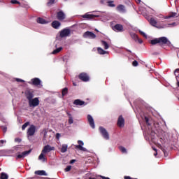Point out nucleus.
<instances>
[{"label":"nucleus","mask_w":179,"mask_h":179,"mask_svg":"<svg viewBox=\"0 0 179 179\" xmlns=\"http://www.w3.org/2000/svg\"><path fill=\"white\" fill-rule=\"evenodd\" d=\"M28 101L29 107H37V106L40 104V101L38 100V98H32L29 99Z\"/></svg>","instance_id":"f257e3e1"},{"label":"nucleus","mask_w":179,"mask_h":179,"mask_svg":"<svg viewBox=\"0 0 179 179\" xmlns=\"http://www.w3.org/2000/svg\"><path fill=\"white\" fill-rule=\"evenodd\" d=\"M30 153H31V150H29L28 151H24L22 153L18 152L16 155V159L17 160V159H24V157H26V156H29Z\"/></svg>","instance_id":"f03ea898"},{"label":"nucleus","mask_w":179,"mask_h":179,"mask_svg":"<svg viewBox=\"0 0 179 179\" xmlns=\"http://www.w3.org/2000/svg\"><path fill=\"white\" fill-rule=\"evenodd\" d=\"M29 85H33V86H41V80L40 78H32L30 81L28 82Z\"/></svg>","instance_id":"7ed1b4c3"},{"label":"nucleus","mask_w":179,"mask_h":179,"mask_svg":"<svg viewBox=\"0 0 179 179\" xmlns=\"http://www.w3.org/2000/svg\"><path fill=\"white\" fill-rule=\"evenodd\" d=\"M24 96L28 101L31 100V99H33V97H34V94L33 93V90H25Z\"/></svg>","instance_id":"20e7f679"},{"label":"nucleus","mask_w":179,"mask_h":179,"mask_svg":"<svg viewBox=\"0 0 179 179\" xmlns=\"http://www.w3.org/2000/svg\"><path fill=\"white\" fill-rule=\"evenodd\" d=\"M36 134V126L31 125L30 127L27 130V136L29 138L30 136H33Z\"/></svg>","instance_id":"39448f33"},{"label":"nucleus","mask_w":179,"mask_h":179,"mask_svg":"<svg viewBox=\"0 0 179 179\" xmlns=\"http://www.w3.org/2000/svg\"><path fill=\"white\" fill-rule=\"evenodd\" d=\"M78 145H76V149H79V150H82L83 152H86V150H87L85 148L83 147V145H85L83 141H78Z\"/></svg>","instance_id":"423d86ee"},{"label":"nucleus","mask_w":179,"mask_h":179,"mask_svg":"<svg viewBox=\"0 0 179 179\" xmlns=\"http://www.w3.org/2000/svg\"><path fill=\"white\" fill-rule=\"evenodd\" d=\"M38 160L45 162V146L43 147L41 154L38 157Z\"/></svg>","instance_id":"0eeeda50"},{"label":"nucleus","mask_w":179,"mask_h":179,"mask_svg":"<svg viewBox=\"0 0 179 179\" xmlns=\"http://www.w3.org/2000/svg\"><path fill=\"white\" fill-rule=\"evenodd\" d=\"M99 131L101 134L103 135V138H105V139H108V133L107 132V130H106V129L103 127H99Z\"/></svg>","instance_id":"6e6552de"},{"label":"nucleus","mask_w":179,"mask_h":179,"mask_svg":"<svg viewBox=\"0 0 179 179\" xmlns=\"http://www.w3.org/2000/svg\"><path fill=\"white\" fill-rule=\"evenodd\" d=\"M71 34L69 29H64L60 32V37H68Z\"/></svg>","instance_id":"1a4fd4ad"},{"label":"nucleus","mask_w":179,"mask_h":179,"mask_svg":"<svg viewBox=\"0 0 179 179\" xmlns=\"http://www.w3.org/2000/svg\"><path fill=\"white\" fill-rule=\"evenodd\" d=\"M87 120H88V122L90 125V127H92L93 129H94L95 125H94V120L93 119V117H92V115H88Z\"/></svg>","instance_id":"9d476101"},{"label":"nucleus","mask_w":179,"mask_h":179,"mask_svg":"<svg viewBox=\"0 0 179 179\" xmlns=\"http://www.w3.org/2000/svg\"><path fill=\"white\" fill-rule=\"evenodd\" d=\"M79 78L83 82H87V80H89V76L85 73H80L79 75Z\"/></svg>","instance_id":"9b49d317"},{"label":"nucleus","mask_w":179,"mask_h":179,"mask_svg":"<svg viewBox=\"0 0 179 179\" xmlns=\"http://www.w3.org/2000/svg\"><path fill=\"white\" fill-rule=\"evenodd\" d=\"M82 17H83V19H94V17H99V15L86 13L85 15H83Z\"/></svg>","instance_id":"f8f14e48"},{"label":"nucleus","mask_w":179,"mask_h":179,"mask_svg":"<svg viewBox=\"0 0 179 179\" xmlns=\"http://www.w3.org/2000/svg\"><path fill=\"white\" fill-rule=\"evenodd\" d=\"M83 37H90V38H96V34L93 32L87 31L83 34Z\"/></svg>","instance_id":"ddd939ff"},{"label":"nucleus","mask_w":179,"mask_h":179,"mask_svg":"<svg viewBox=\"0 0 179 179\" xmlns=\"http://www.w3.org/2000/svg\"><path fill=\"white\" fill-rule=\"evenodd\" d=\"M124 118L122 117V116H120L117 120V125L118 127H120V128H122V127H124Z\"/></svg>","instance_id":"4468645a"},{"label":"nucleus","mask_w":179,"mask_h":179,"mask_svg":"<svg viewBox=\"0 0 179 179\" xmlns=\"http://www.w3.org/2000/svg\"><path fill=\"white\" fill-rule=\"evenodd\" d=\"M66 17L65 13L62 11H59L57 13V19L59 20H64Z\"/></svg>","instance_id":"2eb2a0df"},{"label":"nucleus","mask_w":179,"mask_h":179,"mask_svg":"<svg viewBox=\"0 0 179 179\" xmlns=\"http://www.w3.org/2000/svg\"><path fill=\"white\" fill-rule=\"evenodd\" d=\"M116 9H117V10H118V12L124 13V12H125V6H124V5H119L116 8Z\"/></svg>","instance_id":"dca6fc26"},{"label":"nucleus","mask_w":179,"mask_h":179,"mask_svg":"<svg viewBox=\"0 0 179 179\" xmlns=\"http://www.w3.org/2000/svg\"><path fill=\"white\" fill-rule=\"evenodd\" d=\"M52 26L54 29H58V27H59V26H61V22H58V21H54L52 23Z\"/></svg>","instance_id":"f3484780"},{"label":"nucleus","mask_w":179,"mask_h":179,"mask_svg":"<svg viewBox=\"0 0 179 179\" xmlns=\"http://www.w3.org/2000/svg\"><path fill=\"white\" fill-rule=\"evenodd\" d=\"M114 29L117 31H122V30H124V27L120 24L115 25Z\"/></svg>","instance_id":"a211bd4d"},{"label":"nucleus","mask_w":179,"mask_h":179,"mask_svg":"<svg viewBox=\"0 0 179 179\" xmlns=\"http://www.w3.org/2000/svg\"><path fill=\"white\" fill-rule=\"evenodd\" d=\"M159 41L162 44H166V43H168L169 40L166 37H161V38H159Z\"/></svg>","instance_id":"6ab92c4d"},{"label":"nucleus","mask_w":179,"mask_h":179,"mask_svg":"<svg viewBox=\"0 0 179 179\" xmlns=\"http://www.w3.org/2000/svg\"><path fill=\"white\" fill-rule=\"evenodd\" d=\"M73 104H76V106H83V104H85V101L76 99L74 101Z\"/></svg>","instance_id":"aec40b11"},{"label":"nucleus","mask_w":179,"mask_h":179,"mask_svg":"<svg viewBox=\"0 0 179 179\" xmlns=\"http://www.w3.org/2000/svg\"><path fill=\"white\" fill-rule=\"evenodd\" d=\"M34 174H36V176H45V171H36Z\"/></svg>","instance_id":"412c9836"},{"label":"nucleus","mask_w":179,"mask_h":179,"mask_svg":"<svg viewBox=\"0 0 179 179\" xmlns=\"http://www.w3.org/2000/svg\"><path fill=\"white\" fill-rule=\"evenodd\" d=\"M68 150V145L66 144H63L61 148V152L62 153H65Z\"/></svg>","instance_id":"4be33fe9"},{"label":"nucleus","mask_w":179,"mask_h":179,"mask_svg":"<svg viewBox=\"0 0 179 179\" xmlns=\"http://www.w3.org/2000/svg\"><path fill=\"white\" fill-rule=\"evenodd\" d=\"M37 23H39L40 24H45V20L43 19L41 17H38L36 20Z\"/></svg>","instance_id":"5701e85b"},{"label":"nucleus","mask_w":179,"mask_h":179,"mask_svg":"<svg viewBox=\"0 0 179 179\" xmlns=\"http://www.w3.org/2000/svg\"><path fill=\"white\" fill-rule=\"evenodd\" d=\"M67 115H69V124H73V118L72 117V115L69 112H66Z\"/></svg>","instance_id":"b1692460"},{"label":"nucleus","mask_w":179,"mask_h":179,"mask_svg":"<svg viewBox=\"0 0 179 179\" xmlns=\"http://www.w3.org/2000/svg\"><path fill=\"white\" fill-rule=\"evenodd\" d=\"M101 43H102V45H103L105 50H108L110 46L108 45V43H107V42L104 41H101Z\"/></svg>","instance_id":"393cba45"},{"label":"nucleus","mask_w":179,"mask_h":179,"mask_svg":"<svg viewBox=\"0 0 179 179\" xmlns=\"http://www.w3.org/2000/svg\"><path fill=\"white\" fill-rule=\"evenodd\" d=\"M98 52L99 54H101L102 55H104V54H107V52H106L104 50L101 49V48H98Z\"/></svg>","instance_id":"a878e982"},{"label":"nucleus","mask_w":179,"mask_h":179,"mask_svg":"<svg viewBox=\"0 0 179 179\" xmlns=\"http://www.w3.org/2000/svg\"><path fill=\"white\" fill-rule=\"evenodd\" d=\"M54 147H51L50 145H46L45 146V152H51V150H54Z\"/></svg>","instance_id":"bb28decb"},{"label":"nucleus","mask_w":179,"mask_h":179,"mask_svg":"<svg viewBox=\"0 0 179 179\" xmlns=\"http://www.w3.org/2000/svg\"><path fill=\"white\" fill-rule=\"evenodd\" d=\"M119 149L122 152V153H128V151L127 150V148H125V147L120 146L119 147Z\"/></svg>","instance_id":"cd10ccee"},{"label":"nucleus","mask_w":179,"mask_h":179,"mask_svg":"<svg viewBox=\"0 0 179 179\" xmlns=\"http://www.w3.org/2000/svg\"><path fill=\"white\" fill-rule=\"evenodd\" d=\"M8 176L6 173H1V179H8Z\"/></svg>","instance_id":"c85d7f7f"},{"label":"nucleus","mask_w":179,"mask_h":179,"mask_svg":"<svg viewBox=\"0 0 179 179\" xmlns=\"http://www.w3.org/2000/svg\"><path fill=\"white\" fill-rule=\"evenodd\" d=\"M29 125H30V122H27L25 124H24L22 127V131H24V129H26V128H27V127H29Z\"/></svg>","instance_id":"c756f323"},{"label":"nucleus","mask_w":179,"mask_h":179,"mask_svg":"<svg viewBox=\"0 0 179 179\" xmlns=\"http://www.w3.org/2000/svg\"><path fill=\"white\" fill-rule=\"evenodd\" d=\"M62 50V48H58L57 49L52 51V54H58V52H61Z\"/></svg>","instance_id":"7c9ffc66"},{"label":"nucleus","mask_w":179,"mask_h":179,"mask_svg":"<svg viewBox=\"0 0 179 179\" xmlns=\"http://www.w3.org/2000/svg\"><path fill=\"white\" fill-rule=\"evenodd\" d=\"M150 23L152 25V26H156V20H155V18H151L150 20Z\"/></svg>","instance_id":"2f4dec72"},{"label":"nucleus","mask_w":179,"mask_h":179,"mask_svg":"<svg viewBox=\"0 0 179 179\" xmlns=\"http://www.w3.org/2000/svg\"><path fill=\"white\" fill-rule=\"evenodd\" d=\"M159 43V38H155V39L151 41V44H152V45L157 44Z\"/></svg>","instance_id":"473e14b6"},{"label":"nucleus","mask_w":179,"mask_h":179,"mask_svg":"<svg viewBox=\"0 0 179 179\" xmlns=\"http://www.w3.org/2000/svg\"><path fill=\"white\" fill-rule=\"evenodd\" d=\"M67 94H68V88L63 89V90L62 92V96H65Z\"/></svg>","instance_id":"72a5a7b5"},{"label":"nucleus","mask_w":179,"mask_h":179,"mask_svg":"<svg viewBox=\"0 0 179 179\" xmlns=\"http://www.w3.org/2000/svg\"><path fill=\"white\" fill-rule=\"evenodd\" d=\"M6 143V140H0V148H2L3 145Z\"/></svg>","instance_id":"f704fd0d"},{"label":"nucleus","mask_w":179,"mask_h":179,"mask_svg":"<svg viewBox=\"0 0 179 179\" xmlns=\"http://www.w3.org/2000/svg\"><path fill=\"white\" fill-rule=\"evenodd\" d=\"M55 2V0H49L48 2V6H51V5H53V3Z\"/></svg>","instance_id":"c9c22d12"},{"label":"nucleus","mask_w":179,"mask_h":179,"mask_svg":"<svg viewBox=\"0 0 179 179\" xmlns=\"http://www.w3.org/2000/svg\"><path fill=\"white\" fill-rule=\"evenodd\" d=\"M140 34H141V36H143L145 38H148V36H146V34H145V32L140 31Z\"/></svg>","instance_id":"e433bc0d"},{"label":"nucleus","mask_w":179,"mask_h":179,"mask_svg":"<svg viewBox=\"0 0 179 179\" xmlns=\"http://www.w3.org/2000/svg\"><path fill=\"white\" fill-rule=\"evenodd\" d=\"M0 121H2L3 122H6V119H5V117L1 116V113H0Z\"/></svg>","instance_id":"4c0bfd02"},{"label":"nucleus","mask_w":179,"mask_h":179,"mask_svg":"<svg viewBox=\"0 0 179 179\" xmlns=\"http://www.w3.org/2000/svg\"><path fill=\"white\" fill-rule=\"evenodd\" d=\"M108 6H111L112 8H114V6H115V5H114L113 3V1H109L108 2Z\"/></svg>","instance_id":"58836bf2"},{"label":"nucleus","mask_w":179,"mask_h":179,"mask_svg":"<svg viewBox=\"0 0 179 179\" xmlns=\"http://www.w3.org/2000/svg\"><path fill=\"white\" fill-rule=\"evenodd\" d=\"M71 169H72V166H68L65 169V171H70Z\"/></svg>","instance_id":"ea45409f"},{"label":"nucleus","mask_w":179,"mask_h":179,"mask_svg":"<svg viewBox=\"0 0 179 179\" xmlns=\"http://www.w3.org/2000/svg\"><path fill=\"white\" fill-rule=\"evenodd\" d=\"M15 142H18V143H20V142H22V139L19 138H16L15 139Z\"/></svg>","instance_id":"a19ab883"},{"label":"nucleus","mask_w":179,"mask_h":179,"mask_svg":"<svg viewBox=\"0 0 179 179\" xmlns=\"http://www.w3.org/2000/svg\"><path fill=\"white\" fill-rule=\"evenodd\" d=\"M15 80L16 82H22V83H24V80H22L20 78H15Z\"/></svg>","instance_id":"79ce46f5"},{"label":"nucleus","mask_w":179,"mask_h":179,"mask_svg":"<svg viewBox=\"0 0 179 179\" xmlns=\"http://www.w3.org/2000/svg\"><path fill=\"white\" fill-rule=\"evenodd\" d=\"M1 128H2L3 131V132H6V131L8 129V128H6V127L2 126Z\"/></svg>","instance_id":"37998d69"},{"label":"nucleus","mask_w":179,"mask_h":179,"mask_svg":"<svg viewBox=\"0 0 179 179\" xmlns=\"http://www.w3.org/2000/svg\"><path fill=\"white\" fill-rule=\"evenodd\" d=\"M133 66H138V62L136 61L133 62Z\"/></svg>","instance_id":"c03bdc74"},{"label":"nucleus","mask_w":179,"mask_h":179,"mask_svg":"<svg viewBox=\"0 0 179 179\" xmlns=\"http://www.w3.org/2000/svg\"><path fill=\"white\" fill-rule=\"evenodd\" d=\"M11 3H14V4L19 3V1H17L16 0H12Z\"/></svg>","instance_id":"a18cd8bd"},{"label":"nucleus","mask_w":179,"mask_h":179,"mask_svg":"<svg viewBox=\"0 0 179 179\" xmlns=\"http://www.w3.org/2000/svg\"><path fill=\"white\" fill-rule=\"evenodd\" d=\"M152 149H153V150L155 151V153H154V156H157V150H156V148H153Z\"/></svg>","instance_id":"49530a36"},{"label":"nucleus","mask_w":179,"mask_h":179,"mask_svg":"<svg viewBox=\"0 0 179 179\" xmlns=\"http://www.w3.org/2000/svg\"><path fill=\"white\" fill-rule=\"evenodd\" d=\"M56 138H57V139H59V138H61V134H59V133H57V134H56Z\"/></svg>","instance_id":"de8ad7c7"},{"label":"nucleus","mask_w":179,"mask_h":179,"mask_svg":"<svg viewBox=\"0 0 179 179\" xmlns=\"http://www.w3.org/2000/svg\"><path fill=\"white\" fill-rule=\"evenodd\" d=\"M176 15H177V13H173L169 16V17H174V16H176Z\"/></svg>","instance_id":"09e8293b"},{"label":"nucleus","mask_w":179,"mask_h":179,"mask_svg":"<svg viewBox=\"0 0 179 179\" xmlns=\"http://www.w3.org/2000/svg\"><path fill=\"white\" fill-rule=\"evenodd\" d=\"M74 162H75V159H72L71 161H70V164H73Z\"/></svg>","instance_id":"8fccbe9b"},{"label":"nucleus","mask_w":179,"mask_h":179,"mask_svg":"<svg viewBox=\"0 0 179 179\" xmlns=\"http://www.w3.org/2000/svg\"><path fill=\"white\" fill-rule=\"evenodd\" d=\"M179 72V69H176V71H175V75L177 73H178Z\"/></svg>","instance_id":"3c124183"},{"label":"nucleus","mask_w":179,"mask_h":179,"mask_svg":"<svg viewBox=\"0 0 179 179\" xmlns=\"http://www.w3.org/2000/svg\"><path fill=\"white\" fill-rule=\"evenodd\" d=\"M145 120L146 122H149V119H148V117H145Z\"/></svg>","instance_id":"603ef678"},{"label":"nucleus","mask_w":179,"mask_h":179,"mask_svg":"<svg viewBox=\"0 0 179 179\" xmlns=\"http://www.w3.org/2000/svg\"><path fill=\"white\" fill-rule=\"evenodd\" d=\"M124 179H131V177H129V176H125V177H124Z\"/></svg>","instance_id":"864d4df0"},{"label":"nucleus","mask_w":179,"mask_h":179,"mask_svg":"<svg viewBox=\"0 0 179 179\" xmlns=\"http://www.w3.org/2000/svg\"><path fill=\"white\" fill-rule=\"evenodd\" d=\"M73 86H76V83H73Z\"/></svg>","instance_id":"5fc2aeb1"},{"label":"nucleus","mask_w":179,"mask_h":179,"mask_svg":"<svg viewBox=\"0 0 179 179\" xmlns=\"http://www.w3.org/2000/svg\"><path fill=\"white\" fill-rule=\"evenodd\" d=\"M139 43L141 44L142 40H138Z\"/></svg>","instance_id":"6e6d98bb"},{"label":"nucleus","mask_w":179,"mask_h":179,"mask_svg":"<svg viewBox=\"0 0 179 179\" xmlns=\"http://www.w3.org/2000/svg\"><path fill=\"white\" fill-rule=\"evenodd\" d=\"M95 31H97V32H99V31H98L97 29H95Z\"/></svg>","instance_id":"4d7b16f0"},{"label":"nucleus","mask_w":179,"mask_h":179,"mask_svg":"<svg viewBox=\"0 0 179 179\" xmlns=\"http://www.w3.org/2000/svg\"><path fill=\"white\" fill-rule=\"evenodd\" d=\"M178 86L179 87V82H178Z\"/></svg>","instance_id":"13d9d810"},{"label":"nucleus","mask_w":179,"mask_h":179,"mask_svg":"<svg viewBox=\"0 0 179 179\" xmlns=\"http://www.w3.org/2000/svg\"><path fill=\"white\" fill-rule=\"evenodd\" d=\"M89 179H96V178H90Z\"/></svg>","instance_id":"bf43d9fd"},{"label":"nucleus","mask_w":179,"mask_h":179,"mask_svg":"<svg viewBox=\"0 0 179 179\" xmlns=\"http://www.w3.org/2000/svg\"><path fill=\"white\" fill-rule=\"evenodd\" d=\"M139 1V2H141V0H138Z\"/></svg>","instance_id":"052dcab7"}]
</instances>
